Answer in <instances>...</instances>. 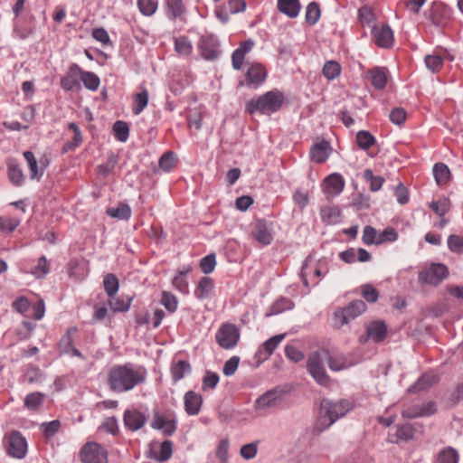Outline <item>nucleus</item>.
<instances>
[{
	"mask_svg": "<svg viewBox=\"0 0 463 463\" xmlns=\"http://www.w3.org/2000/svg\"><path fill=\"white\" fill-rule=\"evenodd\" d=\"M146 369L142 365L126 363L111 366L107 373V385L115 393H124L145 383Z\"/></svg>",
	"mask_w": 463,
	"mask_h": 463,
	"instance_id": "nucleus-1",
	"label": "nucleus"
},
{
	"mask_svg": "<svg viewBox=\"0 0 463 463\" xmlns=\"http://www.w3.org/2000/svg\"><path fill=\"white\" fill-rule=\"evenodd\" d=\"M286 102L284 93L277 89L269 90L246 103V111L250 114L271 115L281 109Z\"/></svg>",
	"mask_w": 463,
	"mask_h": 463,
	"instance_id": "nucleus-2",
	"label": "nucleus"
},
{
	"mask_svg": "<svg viewBox=\"0 0 463 463\" xmlns=\"http://www.w3.org/2000/svg\"><path fill=\"white\" fill-rule=\"evenodd\" d=\"M351 408V403L345 400L337 402H333L326 399L323 400L320 404L319 417L316 425V430L322 432L339 418L345 416Z\"/></svg>",
	"mask_w": 463,
	"mask_h": 463,
	"instance_id": "nucleus-3",
	"label": "nucleus"
},
{
	"mask_svg": "<svg viewBox=\"0 0 463 463\" xmlns=\"http://www.w3.org/2000/svg\"><path fill=\"white\" fill-rule=\"evenodd\" d=\"M366 310V305L361 299L350 302L346 307L334 312V320L336 327L340 328L348 324Z\"/></svg>",
	"mask_w": 463,
	"mask_h": 463,
	"instance_id": "nucleus-4",
	"label": "nucleus"
},
{
	"mask_svg": "<svg viewBox=\"0 0 463 463\" xmlns=\"http://www.w3.org/2000/svg\"><path fill=\"white\" fill-rule=\"evenodd\" d=\"M324 357L322 350L311 354L307 362V369L317 384L328 387L331 383V379L323 365Z\"/></svg>",
	"mask_w": 463,
	"mask_h": 463,
	"instance_id": "nucleus-5",
	"label": "nucleus"
},
{
	"mask_svg": "<svg viewBox=\"0 0 463 463\" xmlns=\"http://www.w3.org/2000/svg\"><path fill=\"white\" fill-rule=\"evenodd\" d=\"M250 237L262 247L271 244L274 240L272 223L264 219L256 220L251 224Z\"/></svg>",
	"mask_w": 463,
	"mask_h": 463,
	"instance_id": "nucleus-6",
	"label": "nucleus"
},
{
	"mask_svg": "<svg viewBox=\"0 0 463 463\" xmlns=\"http://www.w3.org/2000/svg\"><path fill=\"white\" fill-rule=\"evenodd\" d=\"M240 336V330L235 325L224 323L217 330L215 340L222 348L229 350L237 345Z\"/></svg>",
	"mask_w": 463,
	"mask_h": 463,
	"instance_id": "nucleus-7",
	"label": "nucleus"
},
{
	"mask_svg": "<svg viewBox=\"0 0 463 463\" xmlns=\"http://www.w3.org/2000/svg\"><path fill=\"white\" fill-rule=\"evenodd\" d=\"M151 427L154 430H161L165 436H172L177 430L176 415L173 411H156L153 415Z\"/></svg>",
	"mask_w": 463,
	"mask_h": 463,
	"instance_id": "nucleus-8",
	"label": "nucleus"
},
{
	"mask_svg": "<svg viewBox=\"0 0 463 463\" xmlns=\"http://www.w3.org/2000/svg\"><path fill=\"white\" fill-rule=\"evenodd\" d=\"M80 460L82 463H108V452L99 443L87 442L80 449Z\"/></svg>",
	"mask_w": 463,
	"mask_h": 463,
	"instance_id": "nucleus-9",
	"label": "nucleus"
},
{
	"mask_svg": "<svg viewBox=\"0 0 463 463\" xmlns=\"http://www.w3.org/2000/svg\"><path fill=\"white\" fill-rule=\"evenodd\" d=\"M365 334L359 337L361 344H366L368 340L373 343L383 342L388 335V327L383 320H373L368 323L365 326Z\"/></svg>",
	"mask_w": 463,
	"mask_h": 463,
	"instance_id": "nucleus-10",
	"label": "nucleus"
},
{
	"mask_svg": "<svg viewBox=\"0 0 463 463\" xmlns=\"http://www.w3.org/2000/svg\"><path fill=\"white\" fill-rule=\"evenodd\" d=\"M449 275L448 268L444 264L434 263L419 274V280L433 286L439 285Z\"/></svg>",
	"mask_w": 463,
	"mask_h": 463,
	"instance_id": "nucleus-11",
	"label": "nucleus"
},
{
	"mask_svg": "<svg viewBox=\"0 0 463 463\" xmlns=\"http://www.w3.org/2000/svg\"><path fill=\"white\" fill-rule=\"evenodd\" d=\"M371 34L373 43L380 48L389 49L394 44L393 31L388 24L373 25Z\"/></svg>",
	"mask_w": 463,
	"mask_h": 463,
	"instance_id": "nucleus-12",
	"label": "nucleus"
},
{
	"mask_svg": "<svg viewBox=\"0 0 463 463\" xmlns=\"http://www.w3.org/2000/svg\"><path fill=\"white\" fill-rule=\"evenodd\" d=\"M322 276L321 264L312 260H307L301 269V278L306 287L318 284Z\"/></svg>",
	"mask_w": 463,
	"mask_h": 463,
	"instance_id": "nucleus-13",
	"label": "nucleus"
},
{
	"mask_svg": "<svg viewBox=\"0 0 463 463\" xmlns=\"http://www.w3.org/2000/svg\"><path fill=\"white\" fill-rule=\"evenodd\" d=\"M268 76L265 66L258 61L248 65L245 72V82L249 87H259L266 80Z\"/></svg>",
	"mask_w": 463,
	"mask_h": 463,
	"instance_id": "nucleus-14",
	"label": "nucleus"
},
{
	"mask_svg": "<svg viewBox=\"0 0 463 463\" xmlns=\"http://www.w3.org/2000/svg\"><path fill=\"white\" fill-rule=\"evenodd\" d=\"M198 48L204 60L213 61L220 55L219 42L213 35L202 36Z\"/></svg>",
	"mask_w": 463,
	"mask_h": 463,
	"instance_id": "nucleus-15",
	"label": "nucleus"
},
{
	"mask_svg": "<svg viewBox=\"0 0 463 463\" xmlns=\"http://www.w3.org/2000/svg\"><path fill=\"white\" fill-rule=\"evenodd\" d=\"M146 416L137 409H127L123 413V422L127 430L137 431L146 423Z\"/></svg>",
	"mask_w": 463,
	"mask_h": 463,
	"instance_id": "nucleus-16",
	"label": "nucleus"
},
{
	"mask_svg": "<svg viewBox=\"0 0 463 463\" xmlns=\"http://www.w3.org/2000/svg\"><path fill=\"white\" fill-rule=\"evenodd\" d=\"M345 185L344 177L338 173L327 175L321 184L323 192L330 197L340 194Z\"/></svg>",
	"mask_w": 463,
	"mask_h": 463,
	"instance_id": "nucleus-17",
	"label": "nucleus"
},
{
	"mask_svg": "<svg viewBox=\"0 0 463 463\" xmlns=\"http://www.w3.org/2000/svg\"><path fill=\"white\" fill-rule=\"evenodd\" d=\"M7 452L10 456L16 458H23L27 452V442L25 438L18 431L10 434L8 439Z\"/></svg>",
	"mask_w": 463,
	"mask_h": 463,
	"instance_id": "nucleus-18",
	"label": "nucleus"
},
{
	"mask_svg": "<svg viewBox=\"0 0 463 463\" xmlns=\"http://www.w3.org/2000/svg\"><path fill=\"white\" fill-rule=\"evenodd\" d=\"M61 88L65 90L79 91L80 85V67L78 64H71L64 77L60 80Z\"/></svg>",
	"mask_w": 463,
	"mask_h": 463,
	"instance_id": "nucleus-19",
	"label": "nucleus"
},
{
	"mask_svg": "<svg viewBox=\"0 0 463 463\" xmlns=\"http://www.w3.org/2000/svg\"><path fill=\"white\" fill-rule=\"evenodd\" d=\"M254 41L248 39L240 43L239 47L232 53V68L240 71L244 63L246 55L251 52L254 47Z\"/></svg>",
	"mask_w": 463,
	"mask_h": 463,
	"instance_id": "nucleus-20",
	"label": "nucleus"
},
{
	"mask_svg": "<svg viewBox=\"0 0 463 463\" xmlns=\"http://www.w3.org/2000/svg\"><path fill=\"white\" fill-rule=\"evenodd\" d=\"M446 60L452 61L451 56L447 51H434L431 54L425 56V65L432 73H437L441 71L444 61Z\"/></svg>",
	"mask_w": 463,
	"mask_h": 463,
	"instance_id": "nucleus-21",
	"label": "nucleus"
},
{
	"mask_svg": "<svg viewBox=\"0 0 463 463\" xmlns=\"http://www.w3.org/2000/svg\"><path fill=\"white\" fill-rule=\"evenodd\" d=\"M332 147L330 143L325 139L317 141L310 148V160L316 164L325 163L330 156Z\"/></svg>",
	"mask_w": 463,
	"mask_h": 463,
	"instance_id": "nucleus-22",
	"label": "nucleus"
},
{
	"mask_svg": "<svg viewBox=\"0 0 463 463\" xmlns=\"http://www.w3.org/2000/svg\"><path fill=\"white\" fill-rule=\"evenodd\" d=\"M67 269L69 276L76 280L84 279L90 272L89 261L83 258L71 260Z\"/></svg>",
	"mask_w": 463,
	"mask_h": 463,
	"instance_id": "nucleus-23",
	"label": "nucleus"
},
{
	"mask_svg": "<svg viewBox=\"0 0 463 463\" xmlns=\"http://www.w3.org/2000/svg\"><path fill=\"white\" fill-rule=\"evenodd\" d=\"M184 411L188 415L195 416L201 411L203 397L194 391H188L184 396Z\"/></svg>",
	"mask_w": 463,
	"mask_h": 463,
	"instance_id": "nucleus-24",
	"label": "nucleus"
},
{
	"mask_svg": "<svg viewBox=\"0 0 463 463\" xmlns=\"http://www.w3.org/2000/svg\"><path fill=\"white\" fill-rule=\"evenodd\" d=\"M79 330L73 326L67 330L61 338L62 352L71 356L82 357L81 353L74 347V343Z\"/></svg>",
	"mask_w": 463,
	"mask_h": 463,
	"instance_id": "nucleus-25",
	"label": "nucleus"
},
{
	"mask_svg": "<svg viewBox=\"0 0 463 463\" xmlns=\"http://www.w3.org/2000/svg\"><path fill=\"white\" fill-rule=\"evenodd\" d=\"M439 378L438 374L433 372H428L423 373L418 381L409 388V392L412 393H417L420 392L427 391L434 384L439 383Z\"/></svg>",
	"mask_w": 463,
	"mask_h": 463,
	"instance_id": "nucleus-26",
	"label": "nucleus"
},
{
	"mask_svg": "<svg viewBox=\"0 0 463 463\" xmlns=\"http://www.w3.org/2000/svg\"><path fill=\"white\" fill-rule=\"evenodd\" d=\"M173 454V442L169 439L154 444L151 449V458L158 462L168 460Z\"/></svg>",
	"mask_w": 463,
	"mask_h": 463,
	"instance_id": "nucleus-27",
	"label": "nucleus"
},
{
	"mask_svg": "<svg viewBox=\"0 0 463 463\" xmlns=\"http://www.w3.org/2000/svg\"><path fill=\"white\" fill-rule=\"evenodd\" d=\"M7 176L9 181L16 187H20L24 184L25 175L17 161L9 158L6 162Z\"/></svg>",
	"mask_w": 463,
	"mask_h": 463,
	"instance_id": "nucleus-28",
	"label": "nucleus"
},
{
	"mask_svg": "<svg viewBox=\"0 0 463 463\" xmlns=\"http://www.w3.org/2000/svg\"><path fill=\"white\" fill-rule=\"evenodd\" d=\"M449 10L439 4H434L429 14V19L436 26H445L449 21Z\"/></svg>",
	"mask_w": 463,
	"mask_h": 463,
	"instance_id": "nucleus-29",
	"label": "nucleus"
},
{
	"mask_svg": "<svg viewBox=\"0 0 463 463\" xmlns=\"http://www.w3.org/2000/svg\"><path fill=\"white\" fill-rule=\"evenodd\" d=\"M133 297H110L108 300V305L112 313H125L128 312L131 307Z\"/></svg>",
	"mask_w": 463,
	"mask_h": 463,
	"instance_id": "nucleus-30",
	"label": "nucleus"
},
{
	"mask_svg": "<svg viewBox=\"0 0 463 463\" xmlns=\"http://www.w3.org/2000/svg\"><path fill=\"white\" fill-rule=\"evenodd\" d=\"M192 270L193 267L191 265L184 266L177 271V274L172 279L173 287L182 294L189 293V283L186 279V275L192 272Z\"/></svg>",
	"mask_w": 463,
	"mask_h": 463,
	"instance_id": "nucleus-31",
	"label": "nucleus"
},
{
	"mask_svg": "<svg viewBox=\"0 0 463 463\" xmlns=\"http://www.w3.org/2000/svg\"><path fill=\"white\" fill-rule=\"evenodd\" d=\"M174 50L179 57L188 58L194 52V45L187 36L180 35L174 39Z\"/></svg>",
	"mask_w": 463,
	"mask_h": 463,
	"instance_id": "nucleus-32",
	"label": "nucleus"
},
{
	"mask_svg": "<svg viewBox=\"0 0 463 463\" xmlns=\"http://www.w3.org/2000/svg\"><path fill=\"white\" fill-rule=\"evenodd\" d=\"M214 289V281L210 277H203L197 283L194 294L197 299L208 298Z\"/></svg>",
	"mask_w": 463,
	"mask_h": 463,
	"instance_id": "nucleus-33",
	"label": "nucleus"
},
{
	"mask_svg": "<svg viewBox=\"0 0 463 463\" xmlns=\"http://www.w3.org/2000/svg\"><path fill=\"white\" fill-rule=\"evenodd\" d=\"M278 10L288 18H296L301 10L299 0H278Z\"/></svg>",
	"mask_w": 463,
	"mask_h": 463,
	"instance_id": "nucleus-34",
	"label": "nucleus"
},
{
	"mask_svg": "<svg viewBox=\"0 0 463 463\" xmlns=\"http://www.w3.org/2000/svg\"><path fill=\"white\" fill-rule=\"evenodd\" d=\"M388 71L385 68H373L368 71L371 84L377 90L385 88L388 81Z\"/></svg>",
	"mask_w": 463,
	"mask_h": 463,
	"instance_id": "nucleus-35",
	"label": "nucleus"
},
{
	"mask_svg": "<svg viewBox=\"0 0 463 463\" xmlns=\"http://www.w3.org/2000/svg\"><path fill=\"white\" fill-rule=\"evenodd\" d=\"M433 175L439 186L447 185L451 180V173L449 166L444 163H437L433 166Z\"/></svg>",
	"mask_w": 463,
	"mask_h": 463,
	"instance_id": "nucleus-36",
	"label": "nucleus"
},
{
	"mask_svg": "<svg viewBox=\"0 0 463 463\" xmlns=\"http://www.w3.org/2000/svg\"><path fill=\"white\" fill-rule=\"evenodd\" d=\"M140 91L133 95L132 112L134 115H139L147 106L149 93L146 87L141 86Z\"/></svg>",
	"mask_w": 463,
	"mask_h": 463,
	"instance_id": "nucleus-37",
	"label": "nucleus"
},
{
	"mask_svg": "<svg viewBox=\"0 0 463 463\" xmlns=\"http://www.w3.org/2000/svg\"><path fill=\"white\" fill-rule=\"evenodd\" d=\"M320 215L324 223L334 225L340 222L341 210L338 206H323L320 209Z\"/></svg>",
	"mask_w": 463,
	"mask_h": 463,
	"instance_id": "nucleus-38",
	"label": "nucleus"
},
{
	"mask_svg": "<svg viewBox=\"0 0 463 463\" xmlns=\"http://www.w3.org/2000/svg\"><path fill=\"white\" fill-rule=\"evenodd\" d=\"M191 364L186 360H178L173 362L170 372L172 379L175 383L182 380L186 374L191 373Z\"/></svg>",
	"mask_w": 463,
	"mask_h": 463,
	"instance_id": "nucleus-39",
	"label": "nucleus"
},
{
	"mask_svg": "<svg viewBox=\"0 0 463 463\" xmlns=\"http://www.w3.org/2000/svg\"><path fill=\"white\" fill-rule=\"evenodd\" d=\"M280 395L276 391H269L260 398L257 399L255 402V407L258 410H263L270 407H274L277 405L279 401Z\"/></svg>",
	"mask_w": 463,
	"mask_h": 463,
	"instance_id": "nucleus-40",
	"label": "nucleus"
},
{
	"mask_svg": "<svg viewBox=\"0 0 463 463\" xmlns=\"http://www.w3.org/2000/svg\"><path fill=\"white\" fill-rule=\"evenodd\" d=\"M414 434L415 430L411 424H399L396 426L394 439H392L391 441L394 443H398L399 441H410L413 439Z\"/></svg>",
	"mask_w": 463,
	"mask_h": 463,
	"instance_id": "nucleus-41",
	"label": "nucleus"
},
{
	"mask_svg": "<svg viewBox=\"0 0 463 463\" xmlns=\"http://www.w3.org/2000/svg\"><path fill=\"white\" fill-rule=\"evenodd\" d=\"M24 272H29L37 279L43 278L50 271L48 260L44 256L38 259L37 264L30 268L23 267Z\"/></svg>",
	"mask_w": 463,
	"mask_h": 463,
	"instance_id": "nucleus-42",
	"label": "nucleus"
},
{
	"mask_svg": "<svg viewBox=\"0 0 463 463\" xmlns=\"http://www.w3.org/2000/svg\"><path fill=\"white\" fill-rule=\"evenodd\" d=\"M322 354L327 359L328 366L332 371L345 370L349 366L344 355H330L329 352L326 349L322 350Z\"/></svg>",
	"mask_w": 463,
	"mask_h": 463,
	"instance_id": "nucleus-43",
	"label": "nucleus"
},
{
	"mask_svg": "<svg viewBox=\"0 0 463 463\" xmlns=\"http://www.w3.org/2000/svg\"><path fill=\"white\" fill-rule=\"evenodd\" d=\"M107 214L118 220H128L131 217V209L128 204L119 203L116 207L108 208Z\"/></svg>",
	"mask_w": 463,
	"mask_h": 463,
	"instance_id": "nucleus-44",
	"label": "nucleus"
},
{
	"mask_svg": "<svg viewBox=\"0 0 463 463\" xmlns=\"http://www.w3.org/2000/svg\"><path fill=\"white\" fill-rule=\"evenodd\" d=\"M80 81L84 87L91 91H96L100 84V80L97 74L92 71H85L80 68Z\"/></svg>",
	"mask_w": 463,
	"mask_h": 463,
	"instance_id": "nucleus-45",
	"label": "nucleus"
},
{
	"mask_svg": "<svg viewBox=\"0 0 463 463\" xmlns=\"http://www.w3.org/2000/svg\"><path fill=\"white\" fill-rule=\"evenodd\" d=\"M429 206L436 214L443 218L450 210V201L447 197H442L438 201L430 202Z\"/></svg>",
	"mask_w": 463,
	"mask_h": 463,
	"instance_id": "nucleus-46",
	"label": "nucleus"
},
{
	"mask_svg": "<svg viewBox=\"0 0 463 463\" xmlns=\"http://www.w3.org/2000/svg\"><path fill=\"white\" fill-rule=\"evenodd\" d=\"M115 138L119 142H126L129 137V126L127 122L118 120L113 124L112 128Z\"/></svg>",
	"mask_w": 463,
	"mask_h": 463,
	"instance_id": "nucleus-47",
	"label": "nucleus"
},
{
	"mask_svg": "<svg viewBox=\"0 0 463 463\" xmlns=\"http://www.w3.org/2000/svg\"><path fill=\"white\" fill-rule=\"evenodd\" d=\"M103 288L109 298L116 296L119 288V282L116 275L109 273L104 277Z\"/></svg>",
	"mask_w": 463,
	"mask_h": 463,
	"instance_id": "nucleus-48",
	"label": "nucleus"
},
{
	"mask_svg": "<svg viewBox=\"0 0 463 463\" xmlns=\"http://www.w3.org/2000/svg\"><path fill=\"white\" fill-rule=\"evenodd\" d=\"M166 14L171 19H176L184 13V5L182 0H166Z\"/></svg>",
	"mask_w": 463,
	"mask_h": 463,
	"instance_id": "nucleus-49",
	"label": "nucleus"
},
{
	"mask_svg": "<svg viewBox=\"0 0 463 463\" xmlns=\"http://www.w3.org/2000/svg\"><path fill=\"white\" fill-rule=\"evenodd\" d=\"M341 65L335 61H327L323 67L322 73L328 80L336 79L341 74Z\"/></svg>",
	"mask_w": 463,
	"mask_h": 463,
	"instance_id": "nucleus-50",
	"label": "nucleus"
},
{
	"mask_svg": "<svg viewBox=\"0 0 463 463\" xmlns=\"http://www.w3.org/2000/svg\"><path fill=\"white\" fill-rule=\"evenodd\" d=\"M177 161L176 154L173 151L165 152L158 161L159 167L165 172H170L175 168Z\"/></svg>",
	"mask_w": 463,
	"mask_h": 463,
	"instance_id": "nucleus-51",
	"label": "nucleus"
},
{
	"mask_svg": "<svg viewBox=\"0 0 463 463\" xmlns=\"http://www.w3.org/2000/svg\"><path fill=\"white\" fill-rule=\"evenodd\" d=\"M363 177L370 184V190L372 192L379 191L385 181L383 176L374 175L371 169H365L363 173Z\"/></svg>",
	"mask_w": 463,
	"mask_h": 463,
	"instance_id": "nucleus-52",
	"label": "nucleus"
},
{
	"mask_svg": "<svg viewBox=\"0 0 463 463\" xmlns=\"http://www.w3.org/2000/svg\"><path fill=\"white\" fill-rule=\"evenodd\" d=\"M20 225V220L12 216L0 217V231L3 233H12Z\"/></svg>",
	"mask_w": 463,
	"mask_h": 463,
	"instance_id": "nucleus-53",
	"label": "nucleus"
},
{
	"mask_svg": "<svg viewBox=\"0 0 463 463\" xmlns=\"http://www.w3.org/2000/svg\"><path fill=\"white\" fill-rule=\"evenodd\" d=\"M43 394L41 392H32L24 398V407L29 411H37L43 404Z\"/></svg>",
	"mask_w": 463,
	"mask_h": 463,
	"instance_id": "nucleus-54",
	"label": "nucleus"
},
{
	"mask_svg": "<svg viewBox=\"0 0 463 463\" xmlns=\"http://www.w3.org/2000/svg\"><path fill=\"white\" fill-rule=\"evenodd\" d=\"M458 453L452 447L444 448L438 455V463H458Z\"/></svg>",
	"mask_w": 463,
	"mask_h": 463,
	"instance_id": "nucleus-55",
	"label": "nucleus"
},
{
	"mask_svg": "<svg viewBox=\"0 0 463 463\" xmlns=\"http://www.w3.org/2000/svg\"><path fill=\"white\" fill-rule=\"evenodd\" d=\"M356 143L361 149L367 150L374 145L375 138L370 132L361 130L356 134Z\"/></svg>",
	"mask_w": 463,
	"mask_h": 463,
	"instance_id": "nucleus-56",
	"label": "nucleus"
},
{
	"mask_svg": "<svg viewBox=\"0 0 463 463\" xmlns=\"http://www.w3.org/2000/svg\"><path fill=\"white\" fill-rule=\"evenodd\" d=\"M138 10L145 16L153 15L158 7V0H137Z\"/></svg>",
	"mask_w": 463,
	"mask_h": 463,
	"instance_id": "nucleus-57",
	"label": "nucleus"
},
{
	"mask_svg": "<svg viewBox=\"0 0 463 463\" xmlns=\"http://www.w3.org/2000/svg\"><path fill=\"white\" fill-rule=\"evenodd\" d=\"M321 11L319 5L316 2H311L307 5L306 10V22L310 25H314L320 18Z\"/></svg>",
	"mask_w": 463,
	"mask_h": 463,
	"instance_id": "nucleus-58",
	"label": "nucleus"
},
{
	"mask_svg": "<svg viewBox=\"0 0 463 463\" xmlns=\"http://www.w3.org/2000/svg\"><path fill=\"white\" fill-rule=\"evenodd\" d=\"M285 334L277 335L269 338L262 344V349L266 354L265 358L269 357L273 354L275 349L279 346V345L285 338Z\"/></svg>",
	"mask_w": 463,
	"mask_h": 463,
	"instance_id": "nucleus-59",
	"label": "nucleus"
},
{
	"mask_svg": "<svg viewBox=\"0 0 463 463\" xmlns=\"http://www.w3.org/2000/svg\"><path fill=\"white\" fill-rule=\"evenodd\" d=\"M24 157L27 163V166L30 170V178L36 179L39 178L43 174L39 175L38 172V163L37 160L32 151H25L24 153Z\"/></svg>",
	"mask_w": 463,
	"mask_h": 463,
	"instance_id": "nucleus-60",
	"label": "nucleus"
},
{
	"mask_svg": "<svg viewBox=\"0 0 463 463\" xmlns=\"http://www.w3.org/2000/svg\"><path fill=\"white\" fill-rule=\"evenodd\" d=\"M41 430L47 442H50L58 433V420L44 422L41 425Z\"/></svg>",
	"mask_w": 463,
	"mask_h": 463,
	"instance_id": "nucleus-61",
	"label": "nucleus"
},
{
	"mask_svg": "<svg viewBox=\"0 0 463 463\" xmlns=\"http://www.w3.org/2000/svg\"><path fill=\"white\" fill-rule=\"evenodd\" d=\"M199 267L204 274L212 273L216 267V256L211 253L201 259Z\"/></svg>",
	"mask_w": 463,
	"mask_h": 463,
	"instance_id": "nucleus-62",
	"label": "nucleus"
},
{
	"mask_svg": "<svg viewBox=\"0 0 463 463\" xmlns=\"http://www.w3.org/2000/svg\"><path fill=\"white\" fill-rule=\"evenodd\" d=\"M161 304L170 312L174 313L177 309L178 300L177 298L167 291L162 292Z\"/></svg>",
	"mask_w": 463,
	"mask_h": 463,
	"instance_id": "nucleus-63",
	"label": "nucleus"
},
{
	"mask_svg": "<svg viewBox=\"0 0 463 463\" xmlns=\"http://www.w3.org/2000/svg\"><path fill=\"white\" fill-rule=\"evenodd\" d=\"M448 248L454 253L462 254L463 237L456 234L449 235L448 238Z\"/></svg>",
	"mask_w": 463,
	"mask_h": 463,
	"instance_id": "nucleus-64",
	"label": "nucleus"
}]
</instances>
